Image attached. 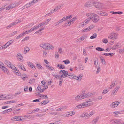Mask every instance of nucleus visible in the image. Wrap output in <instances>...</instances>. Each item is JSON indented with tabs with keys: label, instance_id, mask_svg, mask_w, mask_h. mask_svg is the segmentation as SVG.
Returning a JSON list of instances; mask_svg holds the SVG:
<instances>
[{
	"label": "nucleus",
	"instance_id": "62",
	"mask_svg": "<svg viewBox=\"0 0 124 124\" xmlns=\"http://www.w3.org/2000/svg\"><path fill=\"white\" fill-rule=\"evenodd\" d=\"M53 76L58 79V78H60V76L57 74L53 75Z\"/></svg>",
	"mask_w": 124,
	"mask_h": 124
},
{
	"label": "nucleus",
	"instance_id": "49",
	"mask_svg": "<svg viewBox=\"0 0 124 124\" xmlns=\"http://www.w3.org/2000/svg\"><path fill=\"white\" fill-rule=\"evenodd\" d=\"M24 33H23V32L22 34H21L18 36H17L16 37V39H19L21 38L24 35Z\"/></svg>",
	"mask_w": 124,
	"mask_h": 124
},
{
	"label": "nucleus",
	"instance_id": "52",
	"mask_svg": "<svg viewBox=\"0 0 124 124\" xmlns=\"http://www.w3.org/2000/svg\"><path fill=\"white\" fill-rule=\"evenodd\" d=\"M97 35L96 33H94L92 36L90 37L91 39H92L96 38L97 37Z\"/></svg>",
	"mask_w": 124,
	"mask_h": 124
},
{
	"label": "nucleus",
	"instance_id": "30",
	"mask_svg": "<svg viewBox=\"0 0 124 124\" xmlns=\"http://www.w3.org/2000/svg\"><path fill=\"white\" fill-rule=\"evenodd\" d=\"M88 114L87 113H84L80 116V117H86L88 118H89V117H88Z\"/></svg>",
	"mask_w": 124,
	"mask_h": 124
},
{
	"label": "nucleus",
	"instance_id": "46",
	"mask_svg": "<svg viewBox=\"0 0 124 124\" xmlns=\"http://www.w3.org/2000/svg\"><path fill=\"white\" fill-rule=\"evenodd\" d=\"M90 30V28H89L88 27L83 30L82 31V32H85L88 31Z\"/></svg>",
	"mask_w": 124,
	"mask_h": 124
},
{
	"label": "nucleus",
	"instance_id": "3",
	"mask_svg": "<svg viewBox=\"0 0 124 124\" xmlns=\"http://www.w3.org/2000/svg\"><path fill=\"white\" fill-rule=\"evenodd\" d=\"M59 73L61 74H62L60 75V77L63 78H65L67 77L68 74V71H65L64 70H62L60 71Z\"/></svg>",
	"mask_w": 124,
	"mask_h": 124
},
{
	"label": "nucleus",
	"instance_id": "36",
	"mask_svg": "<svg viewBox=\"0 0 124 124\" xmlns=\"http://www.w3.org/2000/svg\"><path fill=\"white\" fill-rule=\"evenodd\" d=\"M58 79L59 80V84L60 86H61L63 82V79L62 78L60 77V78H58Z\"/></svg>",
	"mask_w": 124,
	"mask_h": 124
},
{
	"label": "nucleus",
	"instance_id": "19",
	"mask_svg": "<svg viewBox=\"0 0 124 124\" xmlns=\"http://www.w3.org/2000/svg\"><path fill=\"white\" fill-rule=\"evenodd\" d=\"M47 46L46 50H52L54 48L52 44L49 43H48Z\"/></svg>",
	"mask_w": 124,
	"mask_h": 124
},
{
	"label": "nucleus",
	"instance_id": "53",
	"mask_svg": "<svg viewBox=\"0 0 124 124\" xmlns=\"http://www.w3.org/2000/svg\"><path fill=\"white\" fill-rule=\"evenodd\" d=\"M2 69V71L5 73H6L8 71V70L5 67H3Z\"/></svg>",
	"mask_w": 124,
	"mask_h": 124
},
{
	"label": "nucleus",
	"instance_id": "57",
	"mask_svg": "<svg viewBox=\"0 0 124 124\" xmlns=\"http://www.w3.org/2000/svg\"><path fill=\"white\" fill-rule=\"evenodd\" d=\"M12 109L11 108H9L8 109L5 110L6 113H8L9 112H11L12 110Z\"/></svg>",
	"mask_w": 124,
	"mask_h": 124
},
{
	"label": "nucleus",
	"instance_id": "18",
	"mask_svg": "<svg viewBox=\"0 0 124 124\" xmlns=\"http://www.w3.org/2000/svg\"><path fill=\"white\" fill-rule=\"evenodd\" d=\"M86 37V36L85 35L79 38L78 39L76 40V42H81L83 40L85 39Z\"/></svg>",
	"mask_w": 124,
	"mask_h": 124
},
{
	"label": "nucleus",
	"instance_id": "58",
	"mask_svg": "<svg viewBox=\"0 0 124 124\" xmlns=\"http://www.w3.org/2000/svg\"><path fill=\"white\" fill-rule=\"evenodd\" d=\"M6 5H5L4 6H2V7L0 8V12L3 10L5 8V6Z\"/></svg>",
	"mask_w": 124,
	"mask_h": 124
},
{
	"label": "nucleus",
	"instance_id": "17",
	"mask_svg": "<svg viewBox=\"0 0 124 124\" xmlns=\"http://www.w3.org/2000/svg\"><path fill=\"white\" fill-rule=\"evenodd\" d=\"M120 88V87L119 86H117L113 90L112 92V94L113 95H115Z\"/></svg>",
	"mask_w": 124,
	"mask_h": 124
},
{
	"label": "nucleus",
	"instance_id": "24",
	"mask_svg": "<svg viewBox=\"0 0 124 124\" xmlns=\"http://www.w3.org/2000/svg\"><path fill=\"white\" fill-rule=\"evenodd\" d=\"M17 66L19 68L23 70L24 71L26 70V69L24 67V65L21 64L19 63L17 65Z\"/></svg>",
	"mask_w": 124,
	"mask_h": 124
},
{
	"label": "nucleus",
	"instance_id": "64",
	"mask_svg": "<svg viewBox=\"0 0 124 124\" xmlns=\"http://www.w3.org/2000/svg\"><path fill=\"white\" fill-rule=\"evenodd\" d=\"M102 42L105 43H106L108 42V40L107 39H103L102 40Z\"/></svg>",
	"mask_w": 124,
	"mask_h": 124
},
{
	"label": "nucleus",
	"instance_id": "51",
	"mask_svg": "<svg viewBox=\"0 0 124 124\" xmlns=\"http://www.w3.org/2000/svg\"><path fill=\"white\" fill-rule=\"evenodd\" d=\"M39 109L38 108H35L32 111V113H33L35 112H37L39 111Z\"/></svg>",
	"mask_w": 124,
	"mask_h": 124
},
{
	"label": "nucleus",
	"instance_id": "10",
	"mask_svg": "<svg viewBox=\"0 0 124 124\" xmlns=\"http://www.w3.org/2000/svg\"><path fill=\"white\" fill-rule=\"evenodd\" d=\"M120 102L118 101H115L112 102L110 105V107L111 108L117 107L119 104Z\"/></svg>",
	"mask_w": 124,
	"mask_h": 124
},
{
	"label": "nucleus",
	"instance_id": "61",
	"mask_svg": "<svg viewBox=\"0 0 124 124\" xmlns=\"http://www.w3.org/2000/svg\"><path fill=\"white\" fill-rule=\"evenodd\" d=\"M18 24V23H17V22H13L11 23L10 24L12 26H13L16 25V24Z\"/></svg>",
	"mask_w": 124,
	"mask_h": 124
},
{
	"label": "nucleus",
	"instance_id": "35",
	"mask_svg": "<svg viewBox=\"0 0 124 124\" xmlns=\"http://www.w3.org/2000/svg\"><path fill=\"white\" fill-rule=\"evenodd\" d=\"M81 95H77L75 98V100L76 101H79L82 100L81 98Z\"/></svg>",
	"mask_w": 124,
	"mask_h": 124
},
{
	"label": "nucleus",
	"instance_id": "14",
	"mask_svg": "<svg viewBox=\"0 0 124 124\" xmlns=\"http://www.w3.org/2000/svg\"><path fill=\"white\" fill-rule=\"evenodd\" d=\"M90 21L89 20L87 19L85 20L84 22L81 23L80 25V27H81L85 26Z\"/></svg>",
	"mask_w": 124,
	"mask_h": 124
},
{
	"label": "nucleus",
	"instance_id": "21",
	"mask_svg": "<svg viewBox=\"0 0 124 124\" xmlns=\"http://www.w3.org/2000/svg\"><path fill=\"white\" fill-rule=\"evenodd\" d=\"M99 117H97L95 118L93 120L90 122V124H95L98 121Z\"/></svg>",
	"mask_w": 124,
	"mask_h": 124
},
{
	"label": "nucleus",
	"instance_id": "6",
	"mask_svg": "<svg viewBox=\"0 0 124 124\" xmlns=\"http://www.w3.org/2000/svg\"><path fill=\"white\" fill-rule=\"evenodd\" d=\"M25 119L24 118H23L22 116H18L14 117L12 118L11 120H12L15 121H21Z\"/></svg>",
	"mask_w": 124,
	"mask_h": 124
},
{
	"label": "nucleus",
	"instance_id": "43",
	"mask_svg": "<svg viewBox=\"0 0 124 124\" xmlns=\"http://www.w3.org/2000/svg\"><path fill=\"white\" fill-rule=\"evenodd\" d=\"M17 33V31H15L13 32L12 33H11L9 35V36L10 37H11L13 36L14 35L16 34Z\"/></svg>",
	"mask_w": 124,
	"mask_h": 124
},
{
	"label": "nucleus",
	"instance_id": "26",
	"mask_svg": "<svg viewBox=\"0 0 124 124\" xmlns=\"http://www.w3.org/2000/svg\"><path fill=\"white\" fill-rule=\"evenodd\" d=\"M31 6L30 3V2H29L26 4L25 5L23 6L22 7V8L23 9H24L27 8H28L30 7Z\"/></svg>",
	"mask_w": 124,
	"mask_h": 124
},
{
	"label": "nucleus",
	"instance_id": "31",
	"mask_svg": "<svg viewBox=\"0 0 124 124\" xmlns=\"http://www.w3.org/2000/svg\"><path fill=\"white\" fill-rule=\"evenodd\" d=\"M13 40H11L8 42H7L6 43V45H7V46H6V47H7L9 46L13 42Z\"/></svg>",
	"mask_w": 124,
	"mask_h": 124
},
{
	"label": "nucleus",
	"instance_id": "47",
	"mask_svg": "<svg viewBox=\"0 0 124 124\" xmlns=\"http://www.w3.org/2000/svg\"><path fill=\"white\" fill-rule=\"evenodd\" d=\"M63 62H64V63L66 64H67L70 63V62L68 59H67L66 60L63 61Z\"/></svg>",
	"mask_w": 124,
	"mask_h": 124
},
{
	"label": "nucleus",
	"instance_id": "39",
	"mask_svg": "<svg viewBox=\"0 0 124 124\" xmlns=\"http://www.w3.org/2000/svg\"><path fill=\"white\" fill-rule=\"evenodd\" d=\"M33 31L32 28H31L30 30H29L28 31H26L25 32H23V33H24V35H25L27 34H29L32 31Z\"/></svg>",
	"mask_w": 124,
	"mask_h": 124
},
{
	"label": "nucleus",
	"instance_id": "11",
	"mask_svg": "<svg viewBox=\"0 0 124 124\" xmlns=\"http://www.w3.org/2000/svg\"><path fill=\"white\" fill-rule=\"evenodd\" d=\"M93 1H87L84 4V7L87 8L91 7L92 6V4H93Z\"/></svg>",
	"mask_w": 124,
	"mask_h": 124
},
{
	"label": "nucleus",
	"instance_id": "23",
	"mask_svg": "<svg viewBox=\"0 0 124 124\" xmlns=\"http://www.w3.org/2000/svg\"><path fill=\"white\" fill-rule=\"evenodd\" d=\"M48 43H42L40 45V47L42 48L45 49H46V48L47 46Z\"/></svg>",
	"mask_w": 124,
	"mask_h": 124
},
{
	"label": "nucleus",
	"instance_id": "29",
	"mask_svg": "<svg viewBox=\"0 0 124 124\" xmlns=\"http://www.w3.org/2000/svg\"><path fill=\"white\" fill-rule=\"evenodd\" d=\"M51 20V18H49L46 20L45 22H43V26L46 25L47 23Z\"/></svg>",
	"mask_w": 124,
	"mask_h": 124
},
{
	"label": "nucleus",
	"instance_id": "50",
	"mask_svg": "<svg viewBox=\"0 0 124 124\" xmlns=\"http://www.w3.org/2000/svg\"><path fill=\"white\" fill-rule=\"evenodd\" d=\"M96 50L98 51H102L104 50V49L101 47H98L96 48Z\"/></svg>",
	"mask_w": 124,
	"mask_h": 124
},
{
	"label": "nucleus",
	"instance_id": "33",
	"mask_svg": "<svg viewBox=\"0 0 124 124\" xmlns=\"http://www.w3.org/2000/svg\"><path fill=\"white\" fill-rule=\"evenodd\" d=\"M68 77L69 78L74 79L75 75L73 74L72 75L71 74H68Z\"/></svg>",
	"mask_w": 124,
	"mask_h": 124
},
{
	"label": "nucleus",
	"instance_id": "25",
	"mask_svg": "<svg viewBox=\"0 0 124 124\" xmlns=\"http://www.w3.org/2000/svg\"><path fill=\"white\" fill-rule=\"evenodd\" d=\"M84 104L83 103H82L79 105H78L75 108L76 109H78L80 108H82L84 107V106L83 105Z\"/></svg>",
	"mask_w": 124,
	"mask_h": 124
},
{
	"label": "nucleus",
	"instance_id": "16",
	"mask_svg": "<svg viewBox=\"0 0 124 124\" xmlns=\"http://www.w3.org/2000/svg\"><path fill=\"white\" fill-rule=\"evenodd\" d=\"M17 58L18 60L21 62L23 60V58L21 54L20 53H18L17 55Z\"/></svg>",
	"mask_w": 124,
	"mask_h": 124
},
{
	"label": "nucleus",
	"instance_id": "13",
	"mask_svg": "<svg viewBox=\"0 0 124 124\" xmlns=\"http://www.w3.org/2000/svg\"><path fill=\"white\" fill-rule=\"evenodd\" d=\"M84 107L92 105L93 104V102L91 101H88L83 103Z\"/></svg>",
	"mask_w": 124,
	"mask_h": 124
},
{
	"label": "nucleus",
	"instance_id": "42",
	"mask_svg": "<svg viewBox=\"0 0 124 124\" xmlns=\"http://www.w3.org/2000/svg\"><path fill=\"white\" fill-rule=\"evenodd\" d=\"M69 115V116H71L74 115L75 114V112L73 111H71L67 113Z\"/></svg>",
	"mask_w": 124,
	"mask_h": 124
},
{
	"label": "nucleus",
	"instance_id": "27",
	"mask_svg": "<svg viewBox=\"0 0 124 124\" xmlns=\"http://www.w3.org/2000/svg\"><path fill=\"white\" fill-rule=\"evenodd\" d=\"M102 55H105V56H109L112 57L113 56L114 54L112 53H105L102 54Z\"/></svg>",
	"mask_w": 124,
	"mask_h": 124
},
{
	"label": "nucleus",
	"instance_id": "54",
	"mask_svg": "<svg viewBox=\"0 0 124 124\" xmlns=\"http://www.w3.org/2000/svg\"><path fill=\"white\" fill-rule=\"evenodd\" d=\"M46 66L47 67H48V69L50 71L53 70H54V68L50 65H47Z\"/></svg>",
	"mask_w": 124,
	"mask_h": 124
},
{
	"label": "nucleus",
	"instance_id": "41",
	"mask_svg": "<svg viewBox=\"0 0 124 124\" xmlns=\"http://www.w3.org/2000/svg\"><path fill=\"white\" fill-rule=\"evenodd\" d=\"M36 67L39 69H41L42 70L43 69V67L39 64H37L36 65Z\"/></svg>",
	"mask_w": 124,
	"mask_h": 124
},
{
	"label": "nucleus",
	"instance_id": "48",
	"mask_svg": "<svg viewBox=\"0 0 124 124\" xmlns=\"http://www.w3.org/2000/svg\"><path fill=\"white\" fill-rule=\"evenodd\" d=\"M30 65V66L31 67V68L33 69H36L35 67L33 64L31 63H30V64H29Z\"/></svg>",
	"mask_w": 124,
	"mask_h": 124
},
{
	"label": "nucleus",
	"instance_id": "63",
	"mask_svg": "<svg viewBox=\"0 0 124 124\" xmlns=\"http://www.w3.org/2000/svg\"><path fill=\"white\" fill-rule=\"evenodd\" d=\"M101 60L102 64H105L106 63V62L105 60L104 59L101 58Z\"/></svg>",
	"mask_w": 124,
	"mask_h": 124
},
{
	"label": "nucleus",
	"instance_id": "45",
	"mask_svg": "<svg viewBox=\"0 0 124 124\" xmlns=\"http://www.w3.org/2000/svg\"><path fill=\"white\" fill-rule=\"evenodd\" d=\"M16 102V101L15 100H12L10 101H9L7 102V103H15Z\"/></svg>",
	"mask_w": 124,
	"mask_h": 124
},
{
	"label": "nucleus",
	"instance_id": "40",
	"mask_svg": "<svg viewBox=\"0 0 124 124\" xmlns=\"http://www.w3.org/2000/svg\"><path fill=\"white\" fill-rule=\"evenodd\" d=\"M98 15L101 16H107L108 15L107 13L102 12H100V13H98Z\"/></svg>",
	"mask_w": 124,
	"mask_h": 124
},
{
	"label": "nucleus",
	"instance_id": "44",
	"mask_svg": "<svg viewBox=\"0 0 124 124\" xmlns=\"http://www.w3.org/2000/svg\"><path fill=\"white\" fill-rule=\"evenodd\" d=\"M35 81V79L34 78H32L30 79L29 82V83L30 84H32L34 83Z\"/></svg>",
	"mask_w": 124,
	"mask_h": 124
},
{
	"label": "nucleus",
	"instance_id": "1",
	"mask_svg": "<svg viewBox=\"0 0 124 124\" xmlns=\"http://www.w3.org/2000/svg\"><path fill=\"white\" fill-rule=\"evenodd\" d=\"M19 4L18 2H15L11 3L8 6L6 7L5 8L7 10H9L18 6Z\"/></svg>",
	"mask_w": 124,
	"mask_h": 124
},
{
	"label": "nucleus",
	"instance_id": "12",
	"mask_svg": "<svg viewBox=\"0 0 124 124\" xmlns=\"http://www.w3.org/2000/svg\"><path fill=\"white\" fill-rule=\"evenodd\" d=\"M72 16H67L66 17H64L59 21L57 23H59L60 24L63 21H65L66 20H68V19L72 18Z\"/></svg>",
	"mask_w": 124,
	"mask_h": 124
},
{
	"label": "nucleus",
	"instance_id": "38",
	"mask_svg": "<svg viewBox=\"0 0 124 124\" xmlns=\"http://www.w3.org/2000/svg\"><path fill=\"white\" fill-rule=\"evenodd\" d=\"M57 66L60 69H64L65 68V67L64 65L62 64H57Z\"/></svg>",
	"mask_w": 124,
	"mask_h": 124
},
{
	"label": "nucleus",
	"instance_id": "32",
	"mask_svg": "<svg viewBox=\"0 0 124 124\" xmlns=\"http://www.w3.org/2000/svg\"><path fill=\"white\" fill-rule=\"evenodd\" d=\"M117 84V83L116 81L114 82H112L109 87L111 89L113 87L116 85Z\"/></svg>",
	"mask_w": 124,
	"mask_h": 124
},
{
	"label": "nucleus",
	"instance_id": "22",
	"mask_svg": "<svg viewBox=\"0 0 124 124\" xmlns=\"http://www.w3.org/2000/svg\"><path fill=\"white\" fill-rule=\"evenodd\" d=\"M95 94V92H92L89 93H87L85 94V97L86 98L89 97L93 95H94Z\"/></svg>",
	"mask_w": 124,
	"mask_h": 124
},
{
	"label": "nucleus",
	"instance_id": "15",
	"mask_svg": "<svg viewBox=\"0 0 124 124\" xmlns=\"http://www.w3.org/2000/svg\"><path fill=\"white\" fill-rule=\"evenodd\" d=\"M83 76V75L82 74H79L78 76L75 75L74 79L80 81L82 79Z\"/></svg>",
	"mask_w": 124,
	"mask_h": 124
},
{
	"label": "nucleus",
	"instance_id": "37",
	"mask_svg": "<svg viewBox=\"0 0 124 124\" xmlns=\"http://www.w3.org/2000/svg\"><path fill=\"white\" fill-rule=\"evenodd\" d=\"M95 113V110H92L90 112V113L88 114V117H89V118L92 115H93Z\"/></svg>",
	"mask_w": 124,
	"mask_h": 124
},
{
	"label": "nucleus",
	"instance_id": "34",
	"mask_svg": "<svg viewBox=\"0 0 124 124\" xmlns=\"http://www.w3.org/2000/svg\"><path fill=\"white\" fill-rule=\"evenodd\" d=\"M49 102V101L48 100L44 101L41 102V105H45L48 103Z\"/></svg>",
	"mask_w": 124,
	"mask_h": 124
},
{
	"label": "nucleus",
	"instance_id": "28",
	"mask_svg": "<svg viewBox=\"0 0 124 124\" xmlns=\"http://www.w3.org/2000/svg\"><path fill=\"white\" fill-rule=\"evenodd\" d=\"M30 50V48L29 47L27 46L25 47L24 48V54H26Z\"/></svg>",
	"mask_w": 124,
	"mask_h": 124
},
{
	"label": "nucleus",
	"instance_id": "20",
	"mask_svg": "<svg viewBox=\"0 0 124 124\" xmlns=\"http://www.w3.org/2000/svg\"><path fill=\"white\" fill-rule=\"evenodd\" d=\"M119 120H114L112 119V120H111L110 121V122H112V124H119L121 123V122H120Z\"/></svg>",
	"mask_w": 124,
	"mask_h": 124
},
{
	"label": "nucleus",
	"instance_id": "55",
	"mask_svg": "<svg viewBox=\"0 0 124 124\" xmlns=\"http://www.w3.org/2000/svg\"><path fill=\"white\" fill-rule=\"evenodd\" d=\"M77 19V17H75L70 20L72 24L74 22V21Z\"/></svg>",
	"mask_w": 124,
	"mask_h": 124
},
{
	"label": "nucleus",
	"instance_id": "8",
	"mask_svg": "<svg viewBox=\"0 0 124 124\" xmlns=\"http://www.w3.org/2000/svg\"><path fill=\"white\" fill-rule=\"evenodd\" d=\"M91 17L88 19L89 20H91L92 21L95 22H97L99 20V18L98 16H90Z\"/></svg>",
	"mask_w": 124,
	"mask_h": 124
},
{
	"label": "nucleus",
	"instance_id": "2",
	"mask_svg": "<svg viewBox=\"0 0 124 124\" xmlns=\"http://www.w3.org/2000/svg\"><path fill=\"white\" fill-rule=\"evenodd\" d=\"M93 4L95 8L99 10L101 9L103 7V5L102 3L94 1H93Z\"/></svg>",
	"mask_w": 124,
	"mask_h": 124
},
{
	"label": "nucleus",
	"instance_id": "56",
	"mask_svg": "<svg viewBox=\"0 0 124 124\" xmlns=\"http://www.w3.org/2000/svg\"><path fill=\"white\" fill-rule=\"evenodd\" d=\"M58 52L60 54L63 52L62 48H58Z\"/></svg>",
	"mask_w": 124,
	"mask_h": 124
},
{
	"label": "nucleus",
	"instance_id": "60",
	"mask_svg": "<svg viewBox=\"0 0 124 124\" xmlns=\"http://www.w3.org/2000/svg\"><path fill=\"white\" fill-rule=\"evenodd\" d=\"M84 66L80 64L79 66V69L81 70H83L84 68Z\"/></svg>",
	"mask_w": 124,
	"mask_h": 124
},
{
	"label": "nucleus",
	"instance_id": "9",
	"mask_svg": "<svg viewBox=\"0 0 124 124\" xmlns=\"http://www.w3.org/2000/svg\"><path fill=\"white\" fill-rule=\"evenodd\" d=\"M121 46H122L120 43H117L114 45L112 48L113 50H115L118 48H120Z\"/></svg>",
	"mask_w": 124,
	"mask_h": 124
},
{
	"label": "nucleus",
	"instance_id": "4",
	"mask_svg": "<svg viewBox=\"0 0 124 124\" xmlns=\"http://www.w3.org/2000/svg\"><path fill=\"white\" fill-rule=\"evenodd\" d=\"M61 7L60 5H59L56 6L54 9H52L49 13H48V15H50L54 13L55 12L60 9Z\"/></svg>",
	"mask_w": 124,
	"mask_h": 124
},
{
	"label": "nucleus",
	"instance_id": "59",
	"mask_svg": "<svg viewBox=\"0 0 124 124\" xmlns=\"http://www.w3.org/2000/svg\"><path fill=\"white\" fill-rule=\"evenodd\" d=\"M80 95L81 96V98L82 100L84 99L85 98H86L85 94H82Z\"/></svg>",
	"mask_w": 124,
	"mask_h": 124
},
{
	"label": "nucleus",
	"instance_id": "7",
	"mask_svg": "<svg viewBox=\"0 0 124 124\" xmlns=\"http://www.w3.org/2000/svg\"><path fill=\"white\" fill-rule=\"evenodd\" d=\"M118 34L115 33H112L109 35L108 36V38L111 39H116L117 38Z\"/></svg>",
	"mask_w": 124,
	"mask_h": 124
},
{
	"label": "nucleus",
	"instance_id": "5",
	"mask_svg": "<svg viewBox=\"0 0 124 124\" xmlns=\"http://www.w3.org/2000/svg\"><path fill=\"white\" fill-rule=\"evenodd\" d=\"M5 63L10 68L13 70H15L16 69V67L13 65H12L11 62L8 61L6 60L5 61Z\"/></svg>",
	"mask_w": 124,
	"mask_h": 124
}]
</instances>
